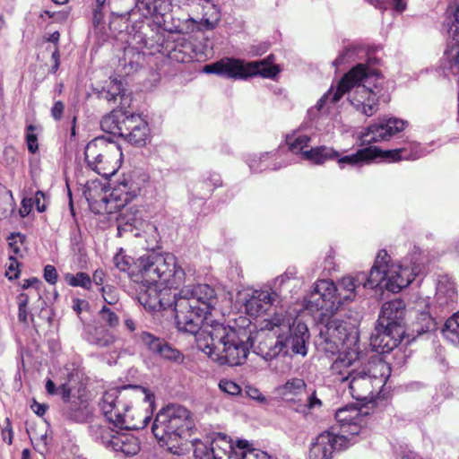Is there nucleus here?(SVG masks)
I'll use <instances>...</instances> for the list:
<instances>
[{
    "label": "nucleus",
    "mask_w": 459,
    "mask_h": 459,
    "mask_svg": "<svg viewBox=\"0 0 459 459\" xmlns=\"http://www.w3.org/2000/svg\"><path fill=\"white\" fill-rule=\"evenodd\" d=\"M159 356L173 361H180L182 359L181 353L169 345L166 342H164Z\"/></svg>",
    "instance_id": "45"
},
{
    "label": "nucleus",
    "mask_w": 459,
    "mask_h": 459,
    "mask_svg": "<svg viewBox=\"0 0 459 459\" xmlns=\"http://www.w3.org/2000/svg\"><path fill=\"white\" fill-rule=\"evenodd\" d=\"M136 273L145 287L140 292V302L149 309H167L174 307L179 331L195 335L198 348L221 365L242 364L249 352L245 331L218 322L203 325L206 315L216 304L215 290L207 284L184 287L186 273L170 253H148L134 262Z\"/></svg>",
    "instance_id": "1"
},
{
    "label": "nucleus",
    "mask_w": 459,
    "mask_h": 459,
    "mask_svg": "<svg viewBox=\"0 0 459 459\" xmlns=\"http://www.w3.org/2000/svg\"><path fill=\"white\" fill-rule=\"evenodd\" d=\"M444 68L454 74L459 72V43L449 45L445 51Z\"/></svg>",
    "instance_id": "34"
},
{
    "label": "nucleus",
    "mask_w": 459,
    "mask_h": 459,
    "mask_svg": "<svg viewBox=\"0 0 459 459\" xmlns=\"http://www.w3.org/2000/svg\"><path fill=\"white\" fill-rule=\"evenodd\" d=\"M448 12L454 16L456 28H459V0H453L448 7Z\"/></svg>",
    "instance_id": "60"
},
{
    "label": "nucleus",
    "mask_w": 459,
    "mask_h": 459,
    "mask_svg": "<svg viewBox=\"0 0 459 459\" xmlns=\"http://www.w3.org/2000/svg\"><path fill=\"white\" fill-rule=\"evenodd\" d=\"M124 91L121 81L111 80L108 84L100 91V97L108 101H116L117 97L120 96Z\"/></svg>",
    "instance_id": "37"
},
{
    "label": "nucleus",
    "mask_w": 459,
    "mask_h": 459,
    "mask_svg": "<svg viewBox=\"0 0 459 459\" xmlns=\"http://www.w3.org/2000/svg\"><path fill=\"white\" fill-rule=\"evenodd\" d=\"M169 22L164 19V30L171 33L189 34L196 30L198 24L191 17L185 19L170 17Z\"/></svg>",
    "instance_id": "28"
},
{
    "label": "nucleus",
    "mask_w": 459,
    "mask_h": 459,
    "mask_svg": "<svg viewBox=\"0 0 459 459\" xmlns=\"http://www.w3.org/2000/svg\"><path fill=\"white\" fill-rule=\"evenodd\" d=\"M103 299L108 307H117L118 295L115 288L110 285L101 287Z\"/></svg>",
    "instance_id": "44"
},
{
    "label": "nucleus",
    "mask_w": 459,
    "mask_h": 459,
    "mask_svg": "<svg viewBox=\"0 0 459 459\" xmlns=\"http://www.w3.org/2000/svg\"><path fill=\"white\" fill-rule=\"evenodd\" d=\"M33 206L32 198H23L22 201V207L20 208V214L22 217H26L30 212Z\"/></svg>",
    "instance_id": "58"
},
{
    "label": "nucleus",
    "mask_w": 459,
    "mask_h": 459,
    "mask_svg": "<svg viewBox=\"0 0 459 459\" xmlns=\"http://www.w3.org/2000/svg\"><path fill=\"white\" fill-rule=\"evenodd\" d=\"M171 5L181 7L182 5L197 4L202 6V22L206 29H213L220 21V12L210 0H168Z\"/></svg>",
    "instance_id": "21"
},
{
    "label": "nucleus",
    "mask_w": 459,
    "mask_h": 459,
    "mask_svg": "<svg viewBox=\"0 0 459 459\" xmlns=\"http://www.w3.org/2000/svg\"><path fill=\"white\" fill-rule=\"evenodd\" d=\"M406 125L405 121L395 117L380 119L361 133L360 141L363 144H370L389 140L393 135L403 131Z\"/></svg>",
    "instance_id": "18"
},
{
    "label": "nucleus",
    "mask_w": 459,
    "mask_h": 459,
    "mask_svg": "<svg viewBox=\"0 0 459 459\" xmlns=\"http://www.w3.org/2000/svg\"><path fill=\"white\" fill-rule=\"evenodd\" d=\"M124 131L122 136L129 143L137 146L146 143L149 137V127L147 122L136 114H131L124 117Z\"/></svg>",
    "instance_id": "20"
},
{
    "label": "nucleus",
    "mask_w": 459,
    "mask_h": 459,
    "mask_svg": "<svg viewBox=\"0 0 459 459\" xmlns=\"http://www.w3.org/2000/svg\"><path fill=\"white\" fill-rule=\"evenodd\" d=\"M307 307L321 311L324 316H333L342 304L335 283L329 280L317 281L309 293Z\"/></svg>",
    "instance_id": "14"
},
{
    "label": "nucleus",
    "mask_w": 459,
    "mask_h": 459,
    "mask_svg": "<svg viewBox=\"0 0 459 459\" xmlns=\"http://www.w3.org/2000/svg\"><path fill=\"white\" fill-rule=\"evenodd\" d=\"M45 197V194L42 191H37L34 199H32L33 204L36 205V208L39 212L46 210Z\"/></svg>",
    "instance_id": "55"
},
{
    "label": "nucleus",
    "mask_w": 459,
    "mask_h": 459,
    "mask_svg": "<svg viewBox=\"0 0 459 459\" xmlns=\"http://www.w3.org/2000/svg\"><path fill=\"white\" fill-rule=\"evenodd\" d=\"M65 281L72 287H82L85 290H90L91 287V278L90 275L83 272H79L76 274L65 273Z\"/></svg>",
    "instance_id": "36"
},
{
    "label": "nucleus",
    "mask_w": 459,
    "mask_h": 459,
    "mask_svg": "<svg viewBox=\"0 0 459 459\" xmlns=\"http://www.w3.org/2000/svg\"><path fill=\"white\" fill-rule=\"evenodd\" d=\"M207 442H209L212 446L213 459L218 458L220 455L231 453L234 449L231 440L222 433L211 434L207 437Z\"/></svg>",
    "instance_id": "27"
},
{
    "label": "nucleus",
    "mask_w": 459,
    "mask_h": 459,
    "mask_svg": "<svg viewBox=\"0 0 459 459\" xmlns=\"http://www.w3.org/2000/svg\"><path fill=\"white\" fill-rule=\"evenodd\" d=\"M29 296L26 293H21L17 297L18 303V319L21 323L28 325V310L27 306L29 304Z\"/></svg>",
    "instance_id": "42"
},
{
    "label": "nucleus",
    "mask_w": 459,
    "mask_h": 459,
    "mask_svg": "<svg viewBox=\"0 0 459 459\" xmlns=\"http://www.w3.org/2000/svg\"><path fill=\"white\" fill-rule=\"evenodd\" d=\"M307 384L302 378L292 377L288 379L283 385L276 388V393L282 399L290 401L294 397L301 394L306 391Z\"/></svg>",
    "instance_id": "26"
},
{
    "label": "nucleus",
    "mask_w": 459,
    "mask_h": 459,
    "mask_svg": "<svg viewBox=\"0 0 459 459\" xmlns=\"http://www.w3.org/2000/svg\"><path fill=\"white\" fill-rule=\"evenodd\" d=\"M169 57L172 60H175L179 63H186L191 60L192 56L190 54L183 51L181 48L178 46H176L174 48L171 49L169 52Z\"/></svg>",
    "instance_id": "51"
},
{
    "label": "nucleus",
    "mask_w": 459,
    "mask_h": 459,
    "mask_svg": "<svg viewBox=\"0 0 459 459\" xmlns=\"http://www.w3.org/2000/svg\"><path fill=\"white\" fill-rule=\"evenodd\" d=\"M69 380L62 383L60 387L57 389L55 383L48 379L46 383V390L49 394H59L62 400L65 403V410L66 415L74 421L82 422L84 421L91 413L86 400L81 396H75L72 394V387L70 382L74 377L73 373H67Z\"/></svg>",
    "instance_id": "15"
},
{
    "label": "nucleus",
    "mask_w": 459,
    "mask_h": 459,
    "mask_svg": "<svg viewBox=\"0 0 459 459\" xmlns=\"http://www.w3.org/2000/svg\"><path fill=\"white\" fill-rule=\"evenodd\" d=\"M89 303L84 299H75L73 302V309L80 314L82 310L88 308Z\"/></svg>",
    "instance_id": "61"
},
{
    "label": "nucleus",
    "mask_w": 459,
    "mask_h": 459,
    "mask_svg": "<svg viewBox=\"0 0 459 459\" xmlns=\"http://www.w3.org/2000/svg\"><path fill=\"white\" fill-rule=\"evenodd\" d=\"M338 156V152L326 145L316 146L301 152L302 159L315 165H323L328 160H333Z\"/></svg>",
    "instance_id": "25"
},
{
    "label": "nucleus",
    "mask_w": 459,
    "mask_h": 459,
    "mask_svg": "<svg viewBox=\"0 0 459 459\" xmlns=\"http://www.w3.org/2000/svg\"><path fill=\"white\" fill-rule=\"evenodd\" d=\"M100 127L108 134L122 136L125 129L124 119L120 121L115 113H110L101 119Z\"/></svg>",
    "instance_id": "32"
},
{
    "label": "nucleus",
    "mask_w": 459,
    "mask_h": 459,
    "mask_svg": "<svg viewBox=\"0 0 459 459\" xmlns=\"http://www.w3.org/2000/svg\"><path fill=\"white\" fill-rule=\"evenodd\" d=\"M310 137L307 134H299L298 136H287L286 143L289 149L294 152L299 153L305 152L304 148L307 146Z\"/></svg>",
    "instance_id": "38"
},
{
    "label": "nucleus",
    "mask_w": 459,
    "mask_h": 459,
    "mask_svg": "<svg viewBox=\"0 0 459 459\" xmlns=\"http://www.w3.org/2000/svg\"><path fill=\"white\" fill-rule=\"evenodd\" d=\"M24 236L20 233L12 234L9 238V247L13 255H19L21 253V247L23 243Z\"/></svg>",
    "instance_id": "50"
},
{
    "label": "nucleus",
    "mask_w": 459,
    "mask_h": 459,
    "mask_svg": "<svg viewBox=\"0 0 459 459\" xmlns=\"http://www.w3.org/2000/svg\"><path fill=\"white\" fill-rule=\"evenodd\" d=\"M116 452H121L125 455H134L140 450V443L134 435L126 431H118L112 441L110 447Z\"/></svg>",
    "instance_id": "23"
},
{
    "label": "nucleus",
    "mask_w": 459,
    "mask_h": 459,
    "mask_svg": "<svg viewBox=\"0 0 459 459\" xmlns=\"http://www.w3.org/2000/svg\"><path fill=\"white\" fill-rule=\"evenodd\" d=\"M195 429V422L188 409L179 404H169L158 411L152 430L159 441L175 446L188 439Z\"/></svg>",
    "instance_id": "6"
},
{
    "label": "nucleus",
    "mask_w": 459,
    "mask_h": 459,
    "mask_svg": "<svg viewBox=\"0 0 459 459\" xmlns=\"http://www.w3.org/2000/svg\"><path fill=\"white\" fill-rule=\"evenodd\" d=\"M443 334L452 343L459 347V311L446 320Z\"/></svg>",
    "instance_id": "33"
},
{
    "label": "nucleus",
    "mask_w": 459,
    "mask_h": 459,
    "mask_svg": "<svg viewBox=\"0 0 459 459\" xmlns=\"http://www.w3.org/2000/svg\"><path fill=\"white\" fill-rule=\"evenodd\" d=\"M103 8H100V7H96L93 9V19H92V22L94 24V26H99L102 21H103V18H104V13L102 12Z\"/></svg>",
    "instance_id": "63"
},
{
    "label": "nucleus",
    "mask_w": 459,
    "mask_h": 459,
    "mask_svg": "<svg viewBox=\"0 0 459 459\" xmlns=\"http://www.w3.org/2000/svg\"><path fill=\"white\" fill-rule=\"evenodd\" d=\"M58 274L55 266L48 264L44 268V279L52 285L57 281Z\"/></svg>",
    "instance_id": "52"
},
{
    "label": "nucleus",
    "mask_w": 459,
    "mask_h": 459,
    "mask_svg": "<svg viewBox=\"0 0 459 459\" xmlns=\"http://www.w3.org/2000/svg\"><path fill=\"white\" fill-rule=\"evenodd\" d=\"M294 278V273L287 272L277 277L270 290H252L239 294V299L247 315L258 316L264 314L276 302L281 292V287Z\"/></svg>",
    "instance_id": "12"
},
{
    "label": "nucleus",
    "mask_w": 459,
    "mask_h": 459,
    "mask_svg": "<svg viewBox=\"0 0 459 459\" xmlns=\"http://www.w3.org/2000/svg\"><path fill=\"white\" fill-rule=\"evenodd\" d=\"M129 396L142 399L145 403H153V395L143 387L138 385H124L120 388L107 390L100 403V408L107 419L115 428L120 430L142 429L147 426L151 418L144 416L142 420H136L129 415L130 406L126 403Z\"/></svg>",
    "instance_id": "5"
},
{
    "label": "nucleus",
    "mask_w": 459,
    "mask_h": 459,
    "mask_svg": "<svg viewBox=\"0 0 459 459\" xmlns=\"http://www.w3.org/2000/svg\"><path fill=\"white\" fill-rule=\"evenodd\" d=\"M269 158V153L261 154L260 156L255 155L249 160V168L252 171L257 172L262 171L267 168L268 165H264V161H266Z\"/></svg>",
    "instance_id": "46"
},
{
    "label": "nucleus",
    "mask_w": 459,
    "mask_h": 459,
    "mask_svg": "<svg viewBox=\"0 0 459 459\" xmlns=\"http://www.w3.org/2000/svg\"><path fill=\"white\" fill-rule=\"evenodd\" d=\"M377 157H382L390 161H398L401 160L419 159L420 157V153L418 151L417 145H411L410 148L403 147L387 151H382L377 147H368L360 149L351 155L341 156L338 152V156L335 157L334 160L337 161L339 168L343 169L347 166L354 167L365 160Z\"/></svg>",
    "instance_id": "13"
},
{
    "label": "nucleus",
    "mask_w": 459,
    "mask_h": 459,
    "mask_svg": "<svg viewBox=\"0 0 459 459\" xmlns=\"http://www.w3.org/2000/svg\"><path fill=\"white\" fill-rule=\"evenodd\" d=\"M142 342H143V344L151 351H152L153 353L155 354H160V351H161V348L164 344V341L158 338V337H155L154 335L149 333H146V332H143L141 333V336H140Z\"/></svg>",
    "instance_id": "40"
},
{
    "label": "nucleus",
    "mask_w": 459,
    "mask_h": 459,
    "mask_svg": "<svg viewBox=\"0 0 459 459\" xmlns=\"http://www.w3.org/2000/svg\"><path fill=\"white\" fill-rule=\"evenodd\" d=\"M273 56L261 61L245 62L241 59L224 57L212 64L206 65L204 71L207 74H215L230 79H247V77L261 75L264 78H274L279 73L278 65H273Z\"/></svg>",
    "instance_id": "9"
},
{
    "label": "nucleus",
    "mask_w": 459,
    "mask_h": 459,
    "mask_svg": "<svg viewBox=\"0 0 459 459\" xmlns=\"http://www.w3.org/2000/svg\"><path fill=\"white\" fill-rule=\"evenodd\" d=\"M35 129L36 127L33 125H30L27 126L26 140L28 150L31 153H35L39 148L37 135L34 133Z\"/></svg>",
    "instance_id": "48"
},
{
    "label": "nucleus",
    "mask_w": 459,
    "mask_h": 459,
    "mask_svg": "<svg viewBox=\"0 0 459 459\" xmlns=\"http://www.w3.org/2000/svg\"><path fill=\"white\" fill-rule=\"evenodd\" d=\"M338 356L332 363L330 371L334 382H347L355 369L351 367L360 359L359 348L337 351Z\"/></svg>",
    "instance_id": "19"
},
{
    "label": "nucleus",
    "mask_w": 459,
    "mask_h": 459,
    "mask_svg": "<svg viewBox=\"0 0 459 459\" xmlns=\"http://www.w3.org/2000/svg\"><path fill=\"white\" fill-rule=\"evenodd\" d=\"M385 79L366 65L359 64L348 72L317 101L316 108L321 110L327 101L337 102L345 93L355 111L372 117L378 110L379 100L388 101V89Z\"/></svg>",
    "instance_id": "3"
},
{
    "label": "nucleus",
    "mask_w": 459,
    "mask_h": 459,
    "mask_svg": "<svg viewBox=\"0 0 459 459\" xmlns=\"http://www.w3.org/2000/svg\"><path fill=\"white\" fill-rule=\"evenodd\" d=\"M220 389L230 395H238L241 392L240 386L235 382L228 379H222L219 383Z\"/></svg>",
    "instance_id": "47"
},
{
    "label": "nucleus",
    "mask_w": 459,
    "mask_h": 459,
    "mask_svg": "<svg viewBox=\"0 0 459 459\" xmlns=\"http://www.w3.org/2000/svg\"><path fill=\"white\" fill-rule=\"evenodd\" d=\"M119 307H108V305H104L100 312L99 316L100 320L108 327L116 328L119 325L120 318L118 316Z\"/></svg>",
    "instance_id": "35"
},
{
    "label": "nucleus",
    "mask_w": 459,
    "mask_h": 459,
    "mask_svg": "<svg viewBox=\"0 0 459 459\" xmlns=\"http://www.w3.org/2000/svg\"><path fill=\"white\" fill-rule=\"evenodd\" d=\"M126 186L123 185L115 188L108 197L104 196L101 200L106 204L105 210L107 212L112 213L120 211L132 200L135 195H131L126 191Z\"/></svg>",
    "instance_id": "24"
},
{
    "label": "nucleus",
    "mask_w": 459,
    "mask_h": 459,
    "mask_svg": "<svg viewBox=\"0 0 459 459\" xmlns=\"http://www.w3.org/2000/svg\"><path fill=\"white\" fill-rule=\"evenodd\" d=\"M360 316L356 313L348 321L334 317L327 321L320 330L318 345L325 353L334 354L340 350L359 347L358 326Z\"/></svg>",
    "instance_id": "8"
},
{
    "label": "nucleus",
    "mask_w": 459,
    "mask_h": 459,
    "mask_svg": "<svg viewBox=\"0 0 459 459\" xmlns=\"http://www.w3.org/2000/svg\"><path fill=\"white\" fill-rule=\"evenodd\" d=\"M245 459H276L260 449L250 448L247 449V455Z\"/></svg>",
    "instance_id": "53"
},
{
    "label": "nucleus",
    "mask_w": 459,
    "mask_h": 459,
    "mask_svg": "<svg viewBox=\"0 0 459 459\" xmlns=\"http://www.w3.org/2000/svg\"><path fill=\"white\" fill-rule=\"evenodd\" d=\"M436 300L441 307L449 306L457 301V290L455 281L447 275L437 279Z\"/></svg>",
    "instance_id": "22"
},
{
    "label": "nucleus",
    "mask_w": 459,
    "mask_h": 459,
    "mask_svg": "<svg viewBox=\"0 0 459 459\" xmlns=\"http://www.w3.org/2000/svg\"><path fill=\"white\" fill-rule=\"evenodd\" d=\"M436 321L429 311L423 310L419 313L414 323L413 331L419 335L432 332L436 329Z\"/></svg>",
    "instance_id": "31"
},
{
    "label": "nucleus",
    "mask_w": 459,
    "mask_h": 459,
    "mask_svg": "<svg viewBox=\"0 0 459 459\" xmlns=\"http://www.w3.org/2000/svg\"><path fill=\"white\" fill-rule=\"evenodd\" d=\"M88 341L98 347H110L116 342V336L105 327H94L88 333Z\"/></svg>",
    "instance_id": "29"
},
{
    "label": "nucleus",
    "mask_w": 459,
    "mask_h": 459,
    "mask_svg": "<svg viewBox=\"0 0 459 459\" xmlns=\"http://www.w3.org/2000/svg\"><path fill=\"white\" fill-rule=\"evenodd\" d=\"M119 430H115L108 426H103L100 424H94L91 427V432L92 437L100 440L104 446L107 447H111L112 441L116 437L117 433Z\"/></svg>",
    "instance_id": "30"
},
{
    "label": "nucleus",
    "mask_w": 459,
    "mask_h": 459,
    "mask_svg": "<svg viewBox=\"0 0 459 459\" xmlns=\"http://www.w3.org/2000/svg\"><path fill=\"white\" fill-rule=\"evenodd\" d=\"M264 322V328L275 337V340L268 338L258 345L259 353L265 360H271L280 354L307 355L306 343L309 333L304 323L283 313H275Z\"/></svg>",
    "instance_id": "4"
},
{
    "label": "nucleus",
    "mask_w": 459,
    "mask_h": 459,
    "mask_svg": "<svg viewBox=\"0 0 459 459\" xmlns=\"http://www.w3.org/2000/svg\"><path fill=\"white\" fill-rule=\"evenodd\" d=\"M337 426L335 431L338 436H344L347 443L351 446L356 442V437L360 433L365 421L360 409L355 405H347L335 412Z\"/></svg>",
    "instance_id": "16"
},
{
    "label": "nucleus",
    "mask_w": 459,
    "mask_h": 459,
    "mask_svg": "<svg viewBox=\"0 0 459 459\" xmlns=\"http://www.w3.org/2000/svg\"><path fill=\"white\" fill-rule=\"evenodd\" d=\"M368 371H355L347 381L351 395L358 401H372L386 381L388 365L381 359L368 363Z\"/></svg>",
    "instance_id": "10"
},
{
    "label": "nucleus",
    "mask_w": 459,
    "mask_h": 459,
    "mask_svg": "<svg viewBox=\"0 0 459 459\" xmlns=\"http://www.w3.org/2000/svg\"><path fill=\"white\" fill-rule=\"evenodd\" d=\"M248 441L247 440H238L237 443L238 450L235 448L233 449V452L220 455L216 459H245L247 455V449H250Z\"/></svg>",
    "instance_id": "41"
},
{
    "label": "nucleus",
    "mask_w": 459,
    "mask_h": 459,
    "mask_svg": "<svg viewBox=\"0 0 459 459\" xmlns=\"http://www.w3.org/2000/svg\"><path fill=\"white\" fill-rule=\"evenodd\" d=\"M120 221H125V223L126 225H131V226H136L137 222H138V219L136 217V213H134V214H126V213H121L120 214Z\"/></svg>",
    "instance_id": "62"
},
{
    "label": "nucleus",
    "mask_w": 459,
    "mask_h": 459,
    "mask_svg": "<svg viewBox=\"0 0 459 459\" xmlns=\"http://www.w3.org/2000/svg\"><path fill=\"white\" fill-rule=\"evenodd\" d=\"M84 155L88 166L105 178L113 176L119 169L123 157L120 146L104 137L88 143Z\"/></svg>",
    "instance_id": "11"
},
{
    "label": "nucleus",
    "mask_w": 459,
    "mask_h": 459,
    "mask_svg": "<svg viewBox=\"0 0 459 459\" xmlns=\"http://www.w3.org/2000/svg\"><path fill=\"white\" fill-rule=\"evenodd\" d=\"M404 316L405 304L402 299H395L383 304L372 336L374 346L382 353L393 351L401 342L404 333Z\"/></svg>",
    "instance_id": "7"
},
{
    "label": "nucleus",
    "mask_w": 459,
    "mask_h": 459,
    "mask_svg": "<svg viewBox=\"0 0 459 459\" xmlns=\"http://www.w3.org/2000/svg\"><path fill=\"white\" fill-rule=\"evenodd\" d=\"M65 109V105L62 101H56L54 106L51 108V115L55 120L61 119L63 116V112Z\"/></svg>",
    "instance_id": "57"
},
{
    "label": "nucleus",
    "mask_w": 459,
    "mask_h": 459,
    "mask_svg": "<svg viewBox=\"0 0 459 459\" xmlns=\"http://www.w3.org/2000/svg\"><path fill=\"white\" fill-rule=\"evenodd\" d=\"M135 9L143 17L152 16L157 12V6L152 0H136Z\"/></svg>",
    "instance_id": "43"
},
{
    "label": "nucleus",
    "mask_w": 459,
    "mask_h": 459,
    "mask_svg": "<svg viewBox=\"0 0 459 459\" xmlns=\"http://www.w3.org/2000/svg\"><path fill=\"white\" fill-rule=\"evenodd\" d=\"M6 426L2 430L3 440L11 445L13 440V429L9 419L5 420Z\"/></svg>",
    "instance_id": "59"
},
{
    "label": "nucleus",
    "mask_w": 459,
    "mask_h": 459,
    "mask_svg": "<svg viewBox=\"0 0 459 459\" xmlns=\"http://www.w3.org/2000/svg\"><path fill=\"white\" fill-rule=\"evenodd\" d=\"M420 260V255L413 254L401 264H389L390 256L387 252L380 250L368 275L361 272L355 276L343 277L335 284V288L342 304L354 299L356 290L360 285L369 289L380 287L397 293L422 273L423 264Z\"/></svg>",
    "instance_id": "2"
},
{
    "label": "nucleus",
    "mask_w": 459,
    "mask_h": 459,
    "mask_svg": "<svg viewBox=\"0 0 459 459\" xmlns=\"http://www.w3.org/2000/svg\"><path fill=\"white\" fill-rule=\"evenodd\" d=\"M131 260L132 259L130 257L123 255L121 252L117 253L113 258L115 266L122 272L130 270Z\"/></svg>",
    "instance_id": "49"
},
{
    "label": "nucleus",
    "mask_w": 459,
    "mask_h": 459,
    "mask_svg": "<svg viewBox=\"0 0 459 459\" xmlns=\"http://www.w3.org/2000/svg\"><path fill=\"white\" fill-rule=\"evenodd\" d=\"M194 455L196 459H213V454L212 453V446L207 440L205 442L195 439L193 441Z\"/></svg>",
    "instance_id": "39"
},
{
    "label": "nucleus",
    "mask_w": 459,
    "mask_h": 459,
    "mask_svg": "<svg viewBox=\"0 0 459 459\" xmlns=\"http://www.w3.org/2000/svg\"><path fill=\"white\" fill-rule=\"evenodd\" d=\"M351 446L344 436H338L335 427L319 434L311 444L309 459H332L335 451Z\"/></svg>",
    "instance_id": "17"
},
{
    "label": "nucleus",
    "mask_w": 459,
    "mask_h": 459,
    "mask_svg": "<svg viewBox=\"0 0 459 459\" xmlns=\"http://www.w3.org/2000/svg\"><path fill=\"white\" fill-rule=\"evenodd\" d=\"M247 394L254 400H257L259 402H264L265 397L262 394V393L255 388V387H248L247 389Z\"/></svg>",
    "instance_id": "64"
},
{
    "label": "nucleus",
    "mask_w": 459,
    "mask_h": 459,
    "mask_svg": "<svg viewBox=\"0 0 459 459\" xmlns=\"http://www.w3.org/2000/svg\"><path fill=\"white\" fill-rule=\"evenodd\" d=\"M322 406L321 400L316 396V391H313L307 397L306 407L309 410L320 408Z\"/></svg>",
    "instance_id": "56"
},
{
    "label": "nucleus",
    "mask_w": 459,
    "mask_h": 459,
    "mask_svg": "<svg viewBox=\"0 0 459 459\" xmlns=\"http://www.w3.org/2000/svg\"><path fill=\"white\" fill-rule=\"evenodd\" d=\"M10 264L7 267V270H6V276L9 278V279H14V278H17L18 275H19V271L17 270V267H18V262L17 260L13 257V255H10Z\"/></svg>",
    "instance_id": "54"
}]
</instances>
